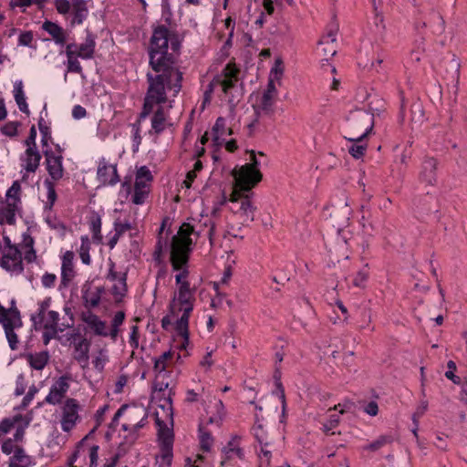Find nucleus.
<instances>
[{
	"label": "nucleus",
	"mask_w": 467,
	"mask_h": 467,
	"mask_svg": "<svg viewBox=\"0 0 467 467\" xmlns=\"http://www.w3.org/2000/svg\"><path fill=\"white\" fill-rule=\"evenodd\" d=\"M143 118H140V116L139 117V119L132 124V130H133V140L136 144V146L138 147L140 144V141H141V137H140V120L142 119Z\"/></svg>",
	"instance_id": "nucleus-58"
},
{
	"label": "nucleus",
	"mask_w": 467,
	"mask_h": 467,
	"mask_svg": "<svg viewBox=\"0 0 467 467\" xmlns=\"http://www.w3.org/2000/svg\"><path fill=\"white\" fill-rule=\"evenodd\" d=\"M195 228L196 226L184 223L180 227L178 234L172 238L171 262L172 268L175 271L182 269L189 260L188 254L190 246L192 244L190 237L191 234H195L197 235H201L203 234L209 238L211 244H213L215 223L211 218H204L203 223L200 222V229L196 230Z\"/></svg>",
	"instance_id": "nucleus-2"
},
{
	"label": "nucleus",
	"mask_w": 467,
	"mask_h": 467,
	"mask_svg": "<svg viewBox=\"0 0 467 467\" xmlns=\"http://www.w3.org/2000/svg\"><path fill=\"white\" fill-rule=\"evenodd\" d=\"M20 183L17 181L14 182L12 186L7 190L6 202H15L16 204L18 205L20 202Z\"/></svg>",
	"instance_id": "nucleus-41"
},
{
	"label": "nucleus",
	"mask_w": 467,
	"mask_h": 467,
	"mask_svg": "<svg viewBox=\"0 0 467 467\" xmlns=\"http://www.w3.org/2000/svg\"><path fill=\"white\" fill-rule=\"evenodd\" d=\"M368 272L365 268L361 269L360 271L358 272V274L354 277L353 282H352L353 285H355L356 287H359V288L364 287L365 283L368 279Z\"/></svg>",
	"instance_id": "nucleus-52"
},
{
	"label": "nucleus",
	"mask_w": 467,
	"mask_h": 467,
	"mask_svg": "<svg viewBox=\"0 0 467 467\" xmlns=\"http://www.w3.org/2000/svg\"><path fill=\"white\" fill-rule=\"evenodd\" d=\"M36 130L35 126H32L29 130V135L25 140V144L27 148H36Z\"/></svg>",
	"instance_id": "nucleus-63"
},
{
	"label": "nucleus",
	"mask_w": 467,
	"mask_h": 467,
	"mask_svg": "<svg viewBox=\"0 0 467 467\" xmlns=\"http://www.w3.org/2000/svg\"><path fill=\"white\" fill-rule=\"evenodd\" d=\"M392 441L391 436L389 435H382L379 437L376 441L369 443L368 446L365 447V449L376 451L379 450L381 447H383L386 444H389Z\"/></svg>",
	"instance_id": "nucleus-44"
},
{
	"label": "nucleus",
	"mask_w": 467,
	"mask_h": 467,
	"mask_svg": "<svg viewBox=\"0 0 467 467\" xmlns=\"http://www.w3.org/2000/svg\"><path fill=\"white\" fill-rule=\"evenodd\" d=\"M127 273H123L119 275L117 283L112 286L111 293L117 301H120L127 293Z\"/></svg>",
	"instance_id": "nucleus-36"
},
{
	"label": "nucleus",
	"mask_w": 467,
	"mask_h": 467,
	"mask_svg": "<svg viewBox=\"0 0 467 467\" xmlns=\"http://www.w3.org/2000/svg\"><path fill=\"white\" fill-rule=\"evenodd\" d=\"M131 229V224L130 222L121 223L119 221H116L114 223V230L118 234L122 235L126 231Z\"/></svg>",
	"instance_id": "nucleus-62"
},
{
	"label": "nucleus",
	"mask_w": 467,
	"mask_h": 467,
	"mask_svg": "<svg viewBox=\"0 0 467 467\" xmlns=\"http://www.w3.org/2000/svg\"><path fill=\"white\" fill-rule=\"evenodd\" d=\"M105 287L102 285L96 286L94 289L85 291L83 299L90 307H97L99 305L101 296L105 294Z\"/></svg>",
	"instance_id": "nucleus-31"
},
{
	"label": "nucleus",
	"mask_w": 467,
	"mask_h": 467,
	"mask_svg": "<svg viewBox=\"0 0 467 467\" xmlns=\"http://www.w3.org/2000/svg\"><path fill=\"white\" fill-rule=\"evenodd\" d=\"M38 128L39 131L42 135V144L43 147L48 146V140L51 139V132L49 127L46 124V121L43 118H40L38 120Z\"/></svg>",
	"instance_id": "nucleus-45"
},
{
	"label": "nucleus",
	"mask_w": 467,
	"mask_h": 467,
	"mask_svg": "<svg viewBox=\"0 0 467 467\" xmlns=\"http://www.w3.org/2000/svg\"><path fill=\"white\" fill-rule=\"evenodd\" d=\"M284 72V64L281 59H276L275 66L271 70L270 77L275 79H280Z\"/></svg>",
	"instance_id": "nucleus-53"
},
{
	"label": "nucleus",
	"mask_w": 467,
	"mask_h": 467,
	"mask_svg": "<svg viewBox=\"0 0 467 467\" xmlns=\"http://www.w3.org/2000/svg\"><path fill=\"white\" fill-rule=\"evenodd\" d=\"M42 29L52 36V39L57 45H66L67 41V34L59 25L47 20L43 23Z\"/></svg>",
	"instance_id": "nucleus-25"
},
{
	"label": "nucleus",
	"mask_w": 467,
	"mask_h": 467,
	"mask_svg": "<svg viewBox=\"0 0 467 467\" xmlns=\"http://www.w3.org/2000/svg\"><path fill=\"white\" fill-rule=\"evenodd\" d=\"M34 36L32 31H24L20 34L18 38V44L20 46L30 47L33 41Z\"/></svg>",
	"instance_id": "nucleus-56"
},
{
	"label": "nucleus",
	"mask_w": 467,
	"mask_h": 467,
	"mask_svg": "<svg viewBox=\"0 0 467 467\" xmlns=\"http://www.w3.org/2000/svg\"><path fill=\"white\" fill-rule=\"evenodd\" d=\"M69 378L67 376L59 377L50 388L48 395L46 397L45 401L51 405L61 403L67 392L69 389Z\"/></svg>",
	"instance_id": "nucleus-15"
},
{
	"label": "nucleus",
	"mask_w": 467,
	"mask_h": 467,
	"mask_svg": "<svg viewBox=\"0 0 467 467\" xmlns=\"http://www.w3.org/2000/svg\"><path fill=\"white\" fill-rule=\"evenodd\" d=\"M275 101L276 98L265 93L255 96V100L252 105L255 119L248 125L249 129H252L262 116H272L274 114Z\"/></svg>",
	"instance_id": "nucleus-12"
},
{
	"label": "nucleus",
	"mask_w": 467,
	"mask_h": 467,
	"mask_svg": "<svg viewBox=\"0 0 467 467\" xmlns=\"http://www.w3.org/2000/svg\"><path fill=\"white\" fill-rule=\"evenodd\" d=\"M213 443V439L211 433L200 428V445L203 451H210Z\"/></svg>",
	"instance_id": "nucleus-43"
},
{
	"label": "nucleus",
	"mask_w": 467,
	"mask_h": 467,
	"mask_svg": "<svg viewBox=\"0 0 467 467\" xmlns=\"http://www.w3.org/2000/svg\"><path fill=\"white\" fill-rule=\"evenodd\" d=\"M99 180L104 184L115 185L119 182L116 165H108L106 162H100L98 168Z\"/></svg>",
	"instance_id": "nucleus-24"
},
{
	"label": "nucleus",
	"mask_w": 467,
	"mask_h": 467,
	"mask_svg": "<svg viewBox=\"0 0 467 467\" xmlns=\"http://www.w3.org/2000/svg\"><path fill=\"white\" fill-rule=\"evenodd\" d=\"M74 358L81 364L82 367H86L89 360V348L90 341L86 337H81L78 334L74 335Z\"/></svg>",
	"instance_id": "nucleus-18"
},
{
	"label": "nucleus",
	"mask_w": 467,
	"mask_h": 467,
	"mask_svg": "<svg viewBox=\"0 0 467 467\" xmlns=\"http://www.w3.org/2000/svg\"><path fill=\"white\" fill-rule=\"evenodd\" d=\"M90 242L87 235L81 237V245L79 248V257L83 264L88 265L91 263L89 255Z\"/></svg>",
	"instance_id": "nucleus-38"
},
{
	"label": "nucleus",
	"mask_w": 467,
	"mask_h": 467,
	"mask_svg": "<svg viewBox=\"0 0 467 467\" xmlns=\"http://www.w3.org/2000/svg\"><path fill=\"white\" fill-rule=\"evenodd\" d=\"M214 133V140H218L220 137L226 134V122L223 117H219L213 128Z\"/></svg>",
	"instance_id": "nucleus-46"
},
{
	"label": "nucleus",
	"mask_w": 467,
	"mask_h": 467,
	"mask_svg": "<svg viewBox=\"0 0 467 467\" xmlns=\"http://www.w3.org/2000/svg\"><path fill=\"white\" fill-rule=\"evenodd\" d=\"M169 42L171 49L178 51L179 42L171 38L169 29L165 26L156 27L150 45V64L156 75L147 74L149 87L140 118L149 116L155 104L167 101L166 89L172 90L177 95L182 88V73L176 66L173 54L168 52Z\"/></svg>",
	"instance_id": "nucleus-1"
},
{
	"label": "nucleus",
	"mask_w": 467,
	"mask_h": 467,
	"mask_svg": "<svg viewBox=\"0 0 467 467\" xmlns=\"http://www.w3.org/2000/svg\"><path fill=\"white\" fill-rule=\"evenodd\" d=\"M64 311L68 316V320L62 322V327L60 328H42L44 330L42 338L43 343L47 345L51 339L55 338L58 332H63L66 328H68L74 325V317L69 307H65Z\"/></svg>",
	"instance_id": "nucleus-26"
},
{
	"label": "nucleus",
	"mask_w": 467,
	"mask_h": 467,
	"mask_svg": "<svg viewBox=\"0 0 467 467\" xmlns=\"http://www.w3.org/2000/svg\"><path fill=\"white\" fill-rule=\"evenodd\" d=\"M240 441L241 438L239 436H234L223 447V453L224 454V458L221 462L222 465H223L226 461L234 460L235 458L243 460L244 458V452L240 446Z\"/></svg>",
	"instance_id": "nucleus-23"
},
{
	"label": "nucleus",
	"mask_w": 467,
	"mask_h": 467,
	"mask_svg": "<svg viewBox=\"0 0 467 467\" xmlns=\"http://www.w3.org/2000/svg\"><path fill=\"white\" fill-rule=\"evenodd\" d=\"M20 125L19 121H9L1 128V132L5 136L15 137Z\"/></svg>",
	"instance_id": "nucleus-50"
},
{
	"label": "nucleus",
	"mask_w": 467,
	"mask_h": 467,
	"mask_svg": "<svg viewBox=\"0 0 467 467\" xmlns=\"http://www.w3.org/2000/svg\"><path fill=\"white\" fill-rule=\"evenodd\" d=\"M263 93L277 98L278 92L275 84V78L270 77L266 88L263 91Z\"/></svg>",
	"instance_id": "nucleus-64"
},
{
	"label": "nucleus",
	"mask_w": 467,
	"mask_h": 467,
	"mask_svg": "<svg viewBox=\"0 0 467 467\" xmlns=\"http://www.w3.org/2000/svg\"><path fill=\"white\" fill-rule=\"evenodd\" d=\"M252 431L260 446H264V442H271L272 437H285L278 430L262 423L257 414Z\"/></svg>",
	"instance_id": "nucleus-14"
},
{
	"label": "nucleus",
	"mask_w": 467,
	"mask_h": 467,
	"mask_svg": "<svg viewBox=\"0 0 467 467\" xmlns=\"http://www.w3.org/2000/svg\"><path fill=\"white\" fill-rule=\"evenodd\" d=\"M44 155L46 157L47 170L54 181H58L63 177L64 169L62 165V154L59 152L56 154L50 149L44 150Z\"/></svg>",
	"instance_id": "nucleus-16"
},
{
	"label": "nucleus",
	"mask_w": 467,
	"mask_h": 467,
	"mask_svg": "<svg viewBox=\"0 0 467 467\" xmlns=\"http://www.w3.org/2000/svg\"><path fill=\"white\" fill-rule=\"evenodd\" d=\"M80 410V405L78 401L73 398H67L62 407V414H61V429L65 432H68L74 429L77 422L80 420V416L78 411Z\"/></svg>",
	"instance_id": "nucleus-10"
},
{
	"label": "nucleus",
	"mask_w": 467,
	"mask_h": 467,
	"mask_svg": "<svg viewBox=\"0 0 467 467\" xmlns=\"http://www.w3.org/2000/svg\"><path fill=\"white\" fill-rule=\"evenodd\" d=\"M90 230L93 233V238L98 242L102 239L101 235V218L99 214L92 216L90 220Z\"/></svg>",
	"instance_id": "nucleus-42"
},
{
	"label": "nucleus",
	"mask_w": 467,
	"mask_h": 467,
	"mask_svg": "<svg viewBox=\"0 0 467 467\" xmlns=\"http://www.w3.org/2000/svg\"><path fill=\"white\" fill-rule=\"evenodd\" d=\"M195 301V288H191L190 283H183L178 287L170 302L169 309L172 317H178L182 313L174 323L178 336L182 338L181 348H186L189 344V318Z\"/></svg>",
	"instance_id": "nucleus-3"
},
{
	"label": "nucleus",
	"mask_w": 467,
	"mask_h": 467,
	"mask_svg": "<svg viewBox=\"0 0 467 467\" xmlns=\"http://www.w3.org/2000/svg\"><path fill=\"white\" fill-rule=\"evenodd\" d=\"M26 246L28 248V250L26 251L24 258L27 263H33L36 259V251L33 246V240L31 239L29 243L26 244Z\"/></svg>",
	"instance_id": "nucleus-57"
},
{
	"label": "nucleus",
	"mask_w": 467,
	"mask_h": 467,
	"mask_svg": "<svg viewBox=\"0 0 467 467\" xmlns=\"http://www.w3.org/2000/svg\"><path fill=\"white\" fill-rule=\"evenodd\" d=\"M22 161L25 162L24 169L27 172H35L39 167L41 154L36 148H27Z\"/></svg>",
	"instance_id": "nucleus-28"
},
{
	"label": "nucleus",
	"mask_w": 467,
	"mask_h": 467,
	"mask_svg": "<svg viewBox=\"0 0 467 467\" xmlns=\"http://www.w3.org/2000/svg\"><path fill=\"white\" fill-rule=\"evenodd\" d=\"M83 321L94 331L98 336L108 337L106 322L99 319V317L88 312L83 315Z\"/></svg>",
	"instance_id": "nucleus-27"
},
{
	"label": "nucleus",
	"mask_w": 467,
	"mask_h": 467,
	"mask_svg": "<svg viewBox=\"0 0 467 467\" xmlns=\"http://www.w3.org/2000/svg\"><path fill=\"white\" fill-rule=\"evenodd\" d=\"M166 116L162 107H159L151 119V127L159 134L165 129Z\"/></svg>",
	"instance_id": "nucleus-37"
},
{
	"label": "nucleus",
	"mask_w": 467,
	"mask_h": 467,
	"mask_svg": "<svg viewBox=\"0 0 467 467\" xmlns=\"http://www.w3.org/2000/svg\"><path fill=\"white\" fill-rule=\"evenodd\" d=\"M74 253L67 251L62 257L61 266V281L59 289L66 288L75 276L74 265H73Z\"/></svg>",
	"instance_id": "nucleus-20"
},
{
	"label": "nucleus",
	"mask_w": 467,
	"mask_h": 467,
	"mask_svg": "<svg viewBox=\"0 0 467 467\" xmlns=\"http://www.w3.org/2000/svg\"><path fill=\"white\" fill-rule=\"evenodd\" d=\"M96 47V36L88 32L83 43L78 45L75 43L74 53L82 59H91L94 57Z\"/></svg>",
	"instance_id": "nucleus-22"
},
{
	"label": "nucleus",
	"mask_w": 467,
	"mask_h": 467,
	"mask_svg": "<svg viewBox=\"0 0 467 467\" xmlns=\"http://www.w3.org/2000/svg\"><path fill=\"white\" fill-rule=\"evenodd\" d=\"M366 150L367 144H363L362 142H354V144L348 149L349 154L355 159H359L364 156Z\"/></svg>",
	"instance_id": "nucleus-48"
},
{
	"label": "nucleus",
	"mask_w": 467,
	"mask_h": 467,
	"mask_svg": "<svg viewBox=\"0 0 467 467\" xmlns=\"http://www.w3.org/2000/svg\"><path fill=\"white\" fill-rule=\"evenodd\" d=\"M285 437H272L271 442H264L261 446L259 458L261 464L268 466L273 454H278L284 446Z\"/></svg>",
	"instance_id": "nucleus-19"
},
{
	"label": "nucleus",
	"mask_w": 467,
	"mask_h": 467,
	"mask_svg": "<svg viewBox=\"0 0 467 467\" xmlns=\"http://www.w3.org/2000/svg\"><path fill=\"white\" fill-rule=\"evenodd\" d=\"M23 82L21 80L16 81L14 85V97L18 106V109L25 114L29 115L30 111L28 105L26 100L25 92L23 89Z\"/></svg>",
	"instance_id": "nucleus-33"
},
{
	"label": "nucleus",
	"mask_w": 467,
	"mask_h": 467,
	"mask_svg": "<svg viewBox=\"0 0 467 467\" xmlns=\"http://www.w3.org/2000/svg\"><path fill=\"white\" fill-rule=\"evenodd\" d=\"M48 359L49 355L47 351H41L36 354H30L27 357L28 363L33 368L36 370H42L47 364Z\"/></svg>",
	"instance_id": "nucleus-35"
},
{
	"label": "nucleus",
	"mask_w": 467,
	"mask_h": 467,
	"mask_svg": "<svg viewBox=\"0 0 467 467\" xmlns=\"http://www.w3.org/2000/svg\"><path fill=\"white\" fill-rule=\"evenodd\" d=\"M145 197H146V192L144 190L140 189V187H137L135 185V191H134V194L132 197V202L135 204H141L144 202Z\"/></svg>",
	"instance_id": "nucleus-59"
},
{
	"label": "nucleus",
	"mask_w": 467,
	"mask_h": 467,
	"mask_svg": "<svg viewBox=\"0 0 467 467\" xmlns=\"http://www.w3.org/2000/svg\"><path fill=\"white\" fill-rule=\"evenodd\" d=\"M56 280V275L51 273H46L41 279L42 285L47 288L53 287L55 285Z\"/></svg>",
	"instance_id": "nucleus-61"
},
{
	"label": "nucleus",
	"mask_w": 467,
	"mask_h": 467,
	"mask_svg": "<svg viewBox=\"0 0 467 467\" xmlns=\"http://www.w3.org/2000/svg\"><path fill=\"white\" fill-rule=\"evenodd\" d=\"M5 246L3 250L0 265L12 274L20 275L24 271L22 252L11 244L8 237L5 238Z\"/></svg>",
	"instance_id": "nucleus-9"
},
{
	"label": "nucleus",
	"mask_w": 467,
	"mask_h": 467,
	"mask_svg": "<svg viewBox=\"0 0 467 467\" xmlns=\"http://www.w3.org/2000/svg\"><path fill=\"white\" fill-rule=\"evenodd\" d=\"M127 411V422L122 424L124 431H138L145 425L147 411L143 407H129Z\"/></svg>",
	"instance_id": "nucleus-13"
},
{
	"label": "nucleus",
	"mask_w": 467,
	"mask_h": 467,
	"mask_svg": "<svg viewBox=\"0 0 467 467\" xmlns=\"http://www.w3.org/2000/svg\"><path fill=\"white\" fill-rule=\"evenodd\" d=\"M428 410V401L422 400L420 405L417 407L415 412L412 415V421L414 425H417L418 420L424 415Z\"/></svg>",
	"instance_id": "nucleus-51"
},
{
	"label": "nucleus",
	"mask_w": 467,
	"mask_h": 467,
	"mask_svg": "<svg viewBox=\"0 0 467 467\" xmlns=\"http://www.w3.org/2000/svg\"><path fill=\"white\" fill-rule=\"evenodd\" d=\"M173 353L166 351L154 360V371L161 374L165 371L168 362L171 359Z\"/></svg>",
	"instance_id": "nucleus-39"
},
{
	"label": "nucleus",
	"mask_w": 467,
	"mask_h": 467,
	"mask_svg": "<svg viewBox=\"0 0 467 467\" xmlns=\"http://www.w3.org/2000/svg\"><path fill=\"white\" fill-rule=\"evenodd\" d=\"M50 304H51V298L50 297H47L43 301L39 302L38 303L37 313L36 315H33L32 317H39V316L47 313V311H50L48 309L49 306H50Z\"/></svg>",
	"instance_id": "nucleus-60"
},
{
	"label": "nucleus",
	"mask_w": 467,
	"mask_h": 467,
	"mask_svg": "<svg viewBox=\"0 0 467 467\" xmlns=\"http://www.w3.org/2000/svg\"><path fill=\"white\" fill-rule=\"evenodd\" d=\"M35 329L38 330L41 328H60L62 323L59 324V313L54 310L47 311V313L39 317H31Z\"/></svg>",
	"instance_id": "nucleus-21"
},
{
	"label": "nucleus",
	"mask_w": 467,
	"mask_h": 467,
	"mask_svg": "<svg viewBox=\"0 0 467 467\" xmlns=\"http://www.w3.org/2000/svg\"><path fill=\"white\" fill-rule=\"evenodd\" d=\"M448 371L445 372V377L451 380H452L454 383H460V378L454 374V370H456V364L450 360L447 363Z\"/></svg>",
	"instance_id": "nucleus-55"
},
{
	"label": "nucleus",
	"mask_w": 467,
	"mask_h": 467,
	"mask_svg": "<svg viewBox=\"0 0 467 467\" xmlns=\"http://www.w3.org/2000/svg\"><path fill=\"white\" fill-rule=\"evenodd\" d=\"M439 161L433 157H425L422 161L420 181L428 185H434L437 182V168Z\"/></svg>",
	"instance_id": "nucleus-17"
},
{
	"label": "nucleus",
	"mask_w": 467,
	"mask_h": 467,
	"mask_svg": "<svg viewBox=\"0 0 467 467\" xmlns=\"http://www.w3.org/2000/svg\"><path fill=\"white\" fill-rule=\"evenodd\" d=\"M425 48H424V41L422 38L420 40H416L414 44V48L410 51V60L415 63H419L422 57L424 56Z\"/></svg>",
	"instance_id": "nucleus-40"
},
{
	"label": "nucleus",
	"mask_w": 467,
	"mask_h": 467,
	"mask_svg": "<svg viewBox=\"0 0 467 467\" xmlns=\"http://www.w3.org/2000/svg\"><path fill=\"white\" fill-rule=\"evenodd\" d=\"M73 47H75V43H69L66 46L65 53L67 58V69L68 72L71 73L81 74L82 67L80 65V62L78 61L79 57L74 53L72 49Z\"/></svg>",
	"instance_id": "nucleus-29"
},
{
	"label": "nucleus",
	"mask_w": 467,
	"mask_h": 467,
	"mask_svg": "<svg viewBox=\"0 0 467 467\" xmlns=\"http://www.w3.org/2000/svg\"><path fill=\"white\" fill-rule=\"evenodd\" d=\"M373 126L374 117L369 112L362 109L351 112L348 118V130L359 131L360 135L345 138L352 142H363V140L372 130Z\"/></svg>",
	"instance_id": "nucleus-8"
},
{
	"label": "nucleus",
	"mask_w": 467,
	"mask_h": 467,
	"mask_svg": "<svg viewBox=\"0 0 467 467\" xmlns=\"http://www.w3.org/2000/svg\"><path fill=\"white\" fill-rule=\"evenodd\" d=\"M72 9H73V24H82L83 21L87 18L88 10L87 7V2L85 0H78L74 1L72 3Z\"/></svg>",
	"instance_id": "nucleus-34"
},
{
	"label": "nucleus",
	"mask_w": 467,
	"mask_h": 467,
	"mask_svg": "<svg viewBox=\"0 0 467 467\" xmlns=\"http://www.w3.org/2000/svg\"><path fill=\"white\" fill-rule=\"evenodd\" d=\"M44 185L46 186L47 190V204L49 205V208H51L55 202L57 201V192L55 190V184L52 181L49 179H46L44 182Z\"/></svg>",
	"instance_id": "nucleus-47"
},
{
	"label": "nucleus",
	"mask_w": 467,
	"mask_h": 467,
	"mask_svg": "<svg viewBox=\"0 0 467 467\" xmlns=\"http://www.w3.org/2000/svg\"><path fill=\"white\" fill-rule=\"evenodd\" d=\"M70 2L68 0H56L55 6L57 11L61 15H66L69 12L71 7Z\"/></svg>",
	"instance_id": "nucleus-54"
},
{
	"label": "nucleus",
	"mask_w": 467,
	"mask_h": 467,
	"mask_svg": "<svg viewBox=\"0 0 467 467\" xmlns=\"http://www.w3.org/2000/svg\"><path fill=\"white\" fill-rule=\"evenodd\" d=\"M239 69L232 64H228L223 69V76L218 77L210 84V89L205 92V100L209 99L213 86H220L224 93H228L238 81Z\"/></svg>",
	"instance_id": "nucleus-11"
},
{
	"label": "nucleus",
	"mask_w": 467,
	"mask_h": 467,
	"mask_svg": "<svg viewBox=\"0 0 467 467\" xmlns=\"http://www.w3.org/2000/svg\"><path fill=\"white\" fill-rule=\"evenodd\" d=\"M250 191L242 190L235 182L229 201L232 203L231 210L239 215L243 223H252L254 220L255 207L253 205L249 194Z\"/></svg>",
	"instance_id": "nucleus-7"
},
{
	"label": "nucleus",
	"mask_w": 467,
	"mask_h": 467,
	"mask_svg": "<svg viewBox=\"0 0 467 467\" xmlns=\"http://www.w3.org/2000/svg\"><path fill=\"white\" fill-rule=\"evenodd\" d=\"M140 180H145L147 182H150L152 180L150 171L146 166H141L137 171L135 181V184L137 187H140Z\"/></svg>",
	"instance_id": "nucleus-49"
},
{
	"label": "nucleus",
	"mask_w": 467,
	"mask_h": 467,
	"mask_svg": "<svg viewBox=\"0 0 467 467\" xmlns=\"http://www.w3.org/2000/svg\"><path fill=\"white\" fill-rule=\"evenodd\" d=\"M17 205L15 202H5L0 207V222H5L8 224H14L16 223V212Z\"/></svg>",
	"instance_id": "nucleus-30"
},
{
	"label": "nucleus",
	"mask_w": 467,
	"mask_h": 467,
	"mask_svg": "<svg viewBox=\"0 0 467 467\" xmlns=\"http://www.w3.org/2000/svg\"><path fill=\"white\" fill-rule=\"evenodd\" d=\"M12 305H15L14 301L12 302ZM0 324L4 327L9 348L12 350H17L19 339L15 329L20 328L23 325L19 310L15 306H12L9 308H5L0 304Z\"/></svg>",
	"instance_id": "nucleus-4"
},
{
	"label": "nucleus",
	"mask_w": 467,
	"mask_h": 467,
	"mask_svg": "<svg viewBox=\"0 0 467 467\" xmlns=\"http://www.w3.org/2000/svg\"><path fill=\"white\" fill-rule=\"evenodd\" d=\"M31 458L24 449L16 447L14 455L9 460V467H28L31 464Z\"/></svg>",
	"instance_id": "nucleus-32"
},
{
	"label": "nucleus",
	"mask_w": 467,
	"mask_h": 467,
	"mask_svg": "<svg viewBox=\"0 0 467 467\" xmlns=\"http://www.w3.org/2000/svg\"><path fill=\"white\" fill-rule=\"evenodd\" d=\"M251 163H247L234 169L232 174L237 185L242 190L251 191L258 182L262 181L263 175L259 171V161L256 159L254 150H251Z\"/></svg>",
	"instance_id": "nucleus-5"
},
{
	"label": "nucleus",
	"mask_w": 467,
	"mask_h": 467,
	"mask_svg": "<svg viewBox=\"0 0 467 467\" xmlns=\"http://www.w3.org/2000/svg\"><path fill=\"white\" fill-rule=\"evenodd\" d=\"M156 424L158 426V440L161 454L157 456L158 467H171L172 461L173 431L161 420L156 413Z\"/></svg>",
	"instance_id": "nucleus-6"
}]
</instances>
